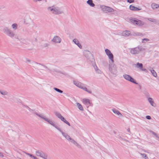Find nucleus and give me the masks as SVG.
Masks as SVG:
<instances>
[{
  "instance_id": "obj_1",
  "label": "nucleus",
  "mask_w": 159,
  "mask_h": 159,
  "mask_svg": "<svg viewBox=\"0 0 159 159\" xmlns=\"http://www.w3.org/2000/svg\"><path fill=\"white\" fill-rule=\"evenodd\" d=\"M3 31L7 35L11 38L14 37L16 35L14 32L7 27L3 28Z\"/></svg>"
},
{
  "instance_id": "obj_2",
  "label": "nucleus",
  "mask_w": 159,
  "mask_h": 159,
  "mask_svg": "<svg viewBox=\"0 0 159 159\" xmlns=\"http://www.w3.org/2000/svg\"><path fill=\"white\" fill-rule=\"evenodd\" d=\"M142 50V47L140 46L129 49L130 53L135 55L139 54L141 51Z\"/></svg>"
},
{
  "instance_id": "obj_3",
  "label": "nucleus",
  "mask_w": 159,
  "mask_h": 159,
  "mask_svg": "<svg viewBox=\"0 0 159 159\" xmlns=\"http://www.w3.org/2000/svg\"><path fill=\"white\" fill-rule=\"evenodd\" d=\"M109 69L111 73L113 74L116 75L117 73L116 66L114 64L113 62L109 64Z\"/></svg>"
},
{
  "instance_id": "obj_4",
  "label": "nucleus",
  "mask_w": 159,
  "mask_h": 159,
  "mask_svg": "<svg viewBox=\"0 0 159 159\" xmlns=\"http://www.w3.org/2000/svg\"><path fill=\"white\" fill-rule=\"evenodd\" d=\"M57 130H58L61 133L62 135L68 140L69 141L71 139V138L67 134L63 132L58 126L55 124L53 126Z\"/></svg>"
},
{
  "instance_id": "obj_5",
  "label": "nucleus",
  "mask_w": 159,
  "mask_h": 159,
  "mask_svg": "<svg viewBox=\"0 0 159 159\" xmlns=\"http://www.w3.org/2000/svg\"><path fill=\"white\" fill-rule=\"evenodd\" d=\"M84 54L87 59L89 61H92L93 60H94L93 54L89 51H85Z\"/></svg>"
},
{
  "instance_id": "obj_6",
  "label": "nucleus",
  "mask_w": 159,
  "mask_h": 159,
  "mask_svg": "<svg viewBox=\"0 0 159 159\" xmlns=\"http://www.w3.org/2000/svg\"><path fill=\"white\" fill-rule=\"evenodd\" d=\"M123 77L125 79L128 81H129L136 84H138V83H137V82L130 75H129L124 74L123 75Z\"/></svg>"
},
{
  "instance_id": "obj_7",
  "label": "nucleus",
  "mask_w": 159,
  "mask_h": 159,
  "mask_svg": "<svg viewBox=\"0 0 159 159\" xmlns=\"http://www.w3.org/2000/svg\"><path fill=\"white\" fill-rule=\"evenodd\" d=\"M105 52L107 55L109 59L112 62H114L113 55L110 51L108 49L105 50Z\"/></svg>"
},
{
  "instance_id": "obj_8",
  "label": "nucleus",
  "mask_w": 159,
  "mask_h": 159,
  "mask_svg": "<svg viewBox=\"0 0 159 159\" xmlns=\"http://www.w3.org/2000/svg\"><path fill=\"white\" fill-rule=\"evenodd\" d=\"M36 155L38 156H40L44 159H47V155L41 151H37L36 152Z\"/></svg>"
},
{
  "instance_id": "obj_9",
  "label": "nucleus",
  "mask_w": 159,
  "mask_h": 159,
  "mask_svg": "<svg viewBox=\"0 0 159 159\" xmlns=\"http://www.w3.org/2000/svg\"><path fill=\"white\" fill-rule=\"evenodd\" d=\"M35 114L38 116L40 117L42 119H43L45 121L47 122H48L49 124L51 125L52 126H53V125H54V124L53 123L52 121H50L48 118H46L45 117L43 116L42 115H39L37 113H35Z\"/></svg>"
},
{
  "instance_id": "obj_10",
  "label": "nucleus",
  "mask_w": 159,
  "mask_h": 159,
  "mask_svg": "<svg viewBox=\"0 0 159 159\" xmlns=\"http://www.w3.org/2000/svg\"><path fill=\"white\" fill-rule=\"evenodd\" d=\"M63 13V11L61 9L58 7H56L54 6V11L53 12V14L57 15Z\"/></svg>"
},
{
  "instance_id": "obj_11",
  "label": "nucleus",
  "mask_w": 159,
  "mask_h": 159,
  "mask_svg": "<svg viewBox=\"0 0 159 159\" xmlns=\"http://www.w3.org/2000/svg\"><path fill=\"white\" fill-rule=\"evenodd\" d=\"M83 102L87 107H88L89 106H92L93 105L92 103L90 102V100L88 99H83Z\"/></svg>"
},
{
  "instance_id": "obj_12",
  "label": "nucleus",
  "mask_w": 159,
  "mask_h": 159,
  "mask_svg": "<svg viewBox=\"0 0 159 159\" xmlns=\"http://www.w3.org/2000/svg\"><path fill=\"white\" fill-rule=\"evenodd\" d=\"M100 7L103 11H107L108 12H111L113 11V9L112 8L105 6H102V7Z\"/></svg>"
},
{
  "instance_id": "obj_13",
  "label": "nucleus",
  "mask_w": 159,
  "mask_h": 159,
  "mask_svg": "<svg viewBox=\"0 0 159 159\" xmlns=\"http://www.w3.org/2000/svg\"><path fill=\"white\" fill-rule=\"evenodd\" d=\"M52 41L56 43H59L61 42V39L58 36H55L54 37L53 39L52 40Z\"/></svg>"
},
{
  "instance_id": "obj_14",
  "label": "nucleus",
  "mask_w": 159,
  "mask_h": 159,
  "mask_svg": "<svg viewBox=\"0 0 159 159\" xmlns=\"http://www.w3.org/2000/svg\"><path fill=\"white\" fill-rule=\"evenodd\" d=\"M69 141L71 142L74 145H75L78 148H81V146L78 143L76 142L75 140H74L73 139H70Z\"/></svg>"
},
{
  "instance_id": "obj_15",
  "label": "nucleus",
  "mask_w": 159,
  "mask_h": 159,
  "mask_svg": "<svg viewBox=\"0 0 159 159\" xmlns=\"http://www.w3.org/2000/svg\"><path fill=\"white\" fill-rule=\"evenodd\" d=\"M130 34V32L128 30H125L123 32L121 33V35L122 36L125 37H127Z\"/></svg>"
},
{
  "instance_id": "obj_16",
  "label": "nucleus",
  "mask_w": 159,
  "mask_h": 159,
  "mask_svg": "<svg viewBox=\"0 0 159 159\" xmlns=\"http://www.w3.org/2000/svg\"><path fill=\"white\" fill-rule=\"evenodd\" d=\"M129 8L130 10L132 11H139L142 9L141 8H137V7L134 6H132V5H130L129 6Z\"/></svg>"
},
{
  "instance_id": "obj_17",
  "label": "nucleus",
  "mask_w": 159,
  "mask_h": 159,
  "mask_svg": "<svg viewBox=\"0 0 159 159\" xmlns=\"http://www.w3.org/2000/svg\"><path fill=\"white\" fill-rule=\"evenodd\" d=\"M73 83L75 85L81 89L83 85V84L78 81L77 82L74 81Z\"/></svg>"
},
{
  "instance_id": "obj_18",
  "label": "nucleus",
  "mask_w": 159,
  "mask_h": 159,
  "mask_svg": "<svg viewBox=\"0 0 159 159\" xmlns=\"http://www.w3.org/2000/svg\"><path fill=\"white\" fill-rule=\"evenodd\" d=\"M112 111L115 114L117 115L118 116H120L122 117V115L121 113L118 110L115 108H113L112 109Z\"/></svg>"
},
{
  "instance_id": "obj_19",
  "label": "nucleus",
  "mask_w": 159,
  "mask_h": 159,
  "mask_svg": "<svg viewBox=\"0 0 159 159\" xmlns=\"http://www.w3.org/2000/svg\"><path fill=\"white\" fill-rule=\"evenodd\" d=\"M73 41L80 48H81L82 46L81 44L79 43L78 41L75 39H73Z\"/></svg>"
},
{
  "instance_id": "obj_20",
  "label": "nucleus",
  "mask_w": 159,
  "mask_h": 159,
  "mask_svg": "<svg viewBox=\"0 0 159 159\" xmlns=\"http://www.w3.org/2000/svg\"><path fill=\"white\" fill-rule=\"evenodd\" d=\"M87 3L92 7H93L95 6V4L93 3V1L92 0H88L87 2Z\"/></svg>"
},
{
  "instance_id": "obj_21",
  "label": "nucleus",
  "mask_w": 159,
  "mask_h": 159,
  "mask_svg": "<svg viewBox=\"0 0 159 159\" xmlns=\"http://www.w3.org/2000/svg\"><path fill=\"white\" fill-rule=\"evenodd\" d=\"M60 119L63 122L69 126H70V123L68 122L62 116Z\"/></svg>"
},
{
  "instance_id": "obj_22",
  "label": "nucleus",
  "mask_w": 159,
  "mask_h": 159,
  "mask_svg": "<svg viewBox=\"0 0 159 159\" xmlns=\"http://www.w3.org/2000/svg\"><path fill=\"white\" fill-rule=\"evenodd\" d=\"M149 70L151 72L152 75L155 77L157 76V74L156 71L153 69V68H151Z\"/></svg>"
},
{
  "instance_id": "obj_23",
  "label": "nucleus",
  "mask_w": 159,
  "mask_h": 159,
  "mask_svg": "<svg viewBox=\"0 0 159 159\" xmlns=\"http://www.w3.org/2000/svg\"><path fill=\"white\" fill-rule=\"evenodd\" d=\"M0 93L3 95H7L8 94V93L4 90H0Z\"/></svg>"
},
{
  "instance_id": "obj_24",
  "label": "nucleus",
  "mask_w": 159,
  "mask_h": 159,
  "mask_svg": "<svg viewBox=\"0 0 159 159\" xmlns=\"http://www.w3.org/2000/svg\"><path fill=\"white\" fill-rule=\"evenodd\" d=\"M148 101L152 106H155L154 105V102L153 99L152 98H148Z\"/></svg>"
},
{
  "instance_id": "obj_25",
  "label": "nucleus",
  "mask_w": 159,
  "mask_h": 159,
  "mask_svg": "<svg viewBox=\"0 0 159 159\" xmlns=\"http://www.w3.org/2000/svg\"><path fill=\"white\" fill-rule=\"evenodd\" d=\"M144 24V23L143 21L138 20L136 25L139 26H142Z\"/></svg>"
},
{
  "instance_id": "obj_26",
  "label": "nucleus",
  "mask_w": 159,
  "mask_h": 159,
  "mask_svg": "<svg viewBox=\"0 0 159 159\" xmlns=\"http://www.w3.org/2000/svg\"><path fill=\"white\" fill-rule=\"evenodd\" d=\"M11 27L14 30H15L17 29L18 25L17 24L14 23L12 25Z\"/></svg>"
},
{
  "instance_id": "obj_27",
  "label": "nucleus",
  "mask_w": 159,
  "mask_h": 159,
  "mask_svg": "<svg viewBox=\"0 0 159 159\" xmlns=\"http://www.w3.org/2000/svg\"><path fill=\"white\" fill-rule=\"evenodd\" d=\"M76 104L78 106V107L79 110L82 111L84 110V108L82 106L80 103L77 102Z\"/></svg>"
},
{
  "instance_id": "obj_28",
  "label": "nucleus",
  "mask_w": 159,
  "mask_h": 159,
  "mask_svg": "<svg viewBox=\"0 0 159 159\" xmlns=\"http://www.w3.org/2000/svg\"><path fill=\"white\" fill-rule=\"evenodd\" d=\"M32 63L34 64V65H35V64H39V65H41L43 66L44 67H45V68L46 69H48V70H49V69L48 68L47 66H46L45 65H43L42 64H41L40 63H38V62H35V61H33L32 62Z\"/></svg>"
},
{
  "instance_id": "obj_29",
  "label": "nucleus",
  "mask_w": 159,
  "mask_h": 159,
  "mask_svg": "<svg viewBox=\"0 0 159 159\" xmlns=\"http://www.w3.org/2000/svg\"><path fill=\"white\" fill-rule=\"evenodd\" d=\"M54 6H52L51 7H48L47 9L48 10L50 11H51L53 13V12L54 11Z\"/></svg>"
},
{
  "instance_id": "obj_30",
  "label": "nucleus",
  "mask_w": 159,
  "mask_h": 159,
  "mask_svg": "<svg viewBox=\"0 0 159 159\" xmlns=\"http://www.w3.org/2000/svg\"><path fill=\"white\" fill-rule=\"evenodd\" d=\"M55 115L60 119H61V118L62 117L60 113H58L57 112H55Z\"/></svg>"
},
{
  "instance_id": "obj_31",
  "label": "nucleus",
  "mask_w": 159,
  "mask_h": 159,
  "mask_svg": "<svg viewBox=\"0 0 159 159\" xmlns=\"http://www.w3.org/2000/svg\"><path fill=\"white\" fill-rule=\"evenodd\" d=\"M81 89H83V90L85 91H86L87 92L89 93H92V91L90 90H89L87 89L85 87H83V86L81 88Z\"/></svg>"
},
{
  "instance_id": "obj_32",
  "label": "nucleus",
  "mask_w": 159,
  "mask_h": 159,
  "mask_svg": "<svg viewBox=\"0 0 159 159\" xmlns=\"http://www.w3.org/2000/svg\"><path fill=\"white\" fill-rule=\"evenodd\" d=\"M136 66L137 68H139L140 69L143 67V65L142 63H140L138 62L136 64Z\"/></svg>"
},
{
  "instance_id": "obj_33",
  "label": "nucleus",
  "mask_w": 159,
  "mask_h": 159,
  "mask_svg": "<svg viewBox=\"0 0 159 159\" xmlns=\"http://www.w3.org/2000/svg\"><path fill=\"white\" fill-rule=\"evenodd\" d=\"M149 131L150 133H152L153 135H154L156 138H158L159 137L158 135L155 132L152 131L151 130H149Z\"/></svg>"
},
{
  "instance_id": "obj_34",
  "label": "nucleus",
  "mask_w": 159,
  "mask_h": 159,
  "mask_svg": "<svg viewBox=\"0 0 159 159\" xmlns=\"http://www.w3.org/2000/svg\"><path fill=\"white\" fill-rule=\"evenodd\" d=\"M53 89L54 90H55V91H57L60 93H63V91L62 90H61L57 88H55V87Z\"/></svg>"
},
{
  "instance_id": "obj_35",
  "label": "nucleus",
  "mask_w": 159,
  "mask_h": 159,
  "mask_svg": "<svg viewBox=\"0 0 159 159\" xmlns=\"http://www.w3.org/2000/svg\"><path fill=\"white\" fill-rule=\"evenodd\" d=\"M137 20L138 19H131L130 20L132 23H133L134 24H135L136 25Z\"/></svg>"
},
{
  "instance_id": "obj_36",
  "label": "nucleus",
  "mask_w": 159,
  "mask_h": 159,
  "mask_svg": "<svg viewBox=\"0 0 159 159\" xmlns=\"http://www.w3.org/2000/svg\"><path fill=\"white\" fill-rule=\"evenodd\" d=\"M147 19L152 22H155V19L153 18H147Z\"/></svg>"
},
{
  "instance_id": "obj_37",
  "label": "nucleus",
  "mask_w": 159,
  "mask_h": 159,
  "mask_svg": "<svg viewBox=\"0 0 159 159\" xmlns=\"http://www.w3.org/2000/svg\"><path fill=\"white\" fill-rule=\"evenodd\" d=\"M149 39H143L142 40V43H145L146 42L148 41Z\"/></svg>"
},
{
  "instance_id": "obj_38",
  "label": "nucleus",
  "mask_w": 159,
  "mask_h": 159,
  "mask_svg": "<svg viewBox=\"0 0 159 159\" xmlns=\"http://www.w3.org/2000/svg\"><path fill=\"white\" fill-rule=\"evenodd\" d=\"M49 46V44L48 43H45L43 44V46L46 48Z\"/></svg>"
},
{
  "instance_id": "obj_39",
  "label": "nucleus",
  "mask_w": 159,
  "mask_h": 159,
  "mask_svg": "<svg viewBox=\"0 0 159 159\" xmlns=\"http://www.w3.org/2000/svg\"><path fill=\"white\" fill-rule=\"evenodd\" d=\"M141 155L143 157L145 158L146 159H148V158L147 156L145 154H142L140 153Z\"/></svg>"
},
{
  "instance_id": "obj_40",
  "label": "nucleus",
  "mask_w": 159,
  "mask_h": 159,
  "mask_svg": "<svg viewBox=\"0 0 159 159\" xmlns=\"http://www.w3.org/2000/svg\"><path fill=\"white\" fill-rule=\"evenodd\" d=\"M94 69L96 72L98 74H101V71L100 70H99L98 69H97V70L96 69V68L94 67Z\"/></svg>"
},
{
  "instance_id": "obj_41",
  "label": "nucleus",
  "mask_w": 159,
  "mask_h": 159,
  "mask_svg": "<svg viewBox=\"0 0 159 159\" xmlns=\"http://www.w3.org/2000/svg\"><path fill=\"white\" fill-rule=\"evenodd\" d=\"M25 153L27 155L31 157L32 158L33 157V155L32 154H30L28 153L25 152Z\"/></svg>"
},
{
  "instance_id": "obj_42",
  "label": "nucleus",
  "mask_w": 159,
  "mask_h": 159,
  "mask_svg": "<svg viewBox=\"0 0 159 159\" xmlns=\"http://www.w3.org/2000/svg\"><path fill=\"white\" fill-rule=\"evenodd\" d=\"M141 70L143 71H146V72L147 71V70L144 68H143V67H142V68H141L140 69Z\"/></svg>"
},
{
  "instance_id": "obj_43",
  "label": "nucleus",
  "mask_w": 159,
  "mask_h": 159,
  "mask_svg": "<svg viewBox=\"0 0 159 159\" xmlns=\"http://www.w3.org/2000/svg\"><path fill=\"white\" fill-rule=\"evenodd\" d=\"M134 2V0H127V2L129 3L133 2Z\"/></svg>"
},
{
  "instance_id": "obj_44",
  "label": "nucleus",
  "mask_w": 159,
  "mask_h": 159,
  "mask_svg": "<svg viewBox=\"0 0 159 159\" xmlns=\"http://www.w3.org/2000/svg\"><path fill=\"white\" fill-rule=\"evenodd\" d=\"M146 118L148 120H150L151 119V117L149 116H147Z\"/></svg>"
},
{
  "instance_id": "obj_45",
  "label": "nucleus",
  "mask_w": 159,
  "mask_h": 159,
  "mask_svg": "<svg viewBox=\"0 0 159 159\" xmlns=\"http://www.w3.org/2000/svg\"><path fill=\"white\" fill-rule=\"evenodd\" d=\"M26 62L27 63V62H30V60L28 58H26Z\"/></svg>"
},
{
  "instance_id": "obj_46",
  "label": "nucleus",
  "mask_w": 159,
  "mask_h": 159,
  "mask_svg": "<svg viewBox=\"0 0 159 159\" xmlns=\"http://www.w3.org/2000/svg\"><path fill=\"white\" fill-rule=\"evenodd\" d=\"M155 22V24L157 25H159V21H156L155 20V22Z\"/></svg>"
},
{
  "instance_id": "obj_47",
  "label": "nucleus",
  "mask_w": 159,
  "mask_h": 159,
  "mask_svg": "<svg viewBox=\"0 0 159 159\" xmlns=\"http://www.w3.org/2000/svg\"><path fill=\"white\" fill-rule=\"evenodd\" d=\"M42 0H33V2H36L38 1H39V2L41 1Z\"/></svg>"
},
{
  "instance_id": "obj_48",
  "label": "nucleus",
  "mask_w": 159,
  "mask_h": 159,
  "mask_svg": "<svg viewBox=\"0 0 159 159\" xmlns=\"http://www.w3.org/2000/svg\"><path fill=\"white\" fill-rule=\"evenodd\" d=\"M25 107H26V108H27V109H28V110H29V111H30V110H31V109H30V108L29 107H28L27 106H25Z\"/></svg>"
},
{
  "instance_id": "obj_49",
  "label": "nucleus",
  "mask_w": 159,
  "mask_h": 159,
  "mask_svg": "<svg viewBox=\"0 0 159 159\" xmlns=\"http://www.w3.org/2000/svg\"><path fill=\"white\" fill-rule=\"evenodd\" d=\"M4 157V156H3V154L2 153L0 152V157Z\"/></svg>"
},
{
  "instance_id": "obj_50",
  "label": "nucleus",
  "mask_w": 159,
  "mask_h": 159,
  "mask_svg": "<svg viewBox=\"0 0 159 159\" xmlns=\"http://www.w3.org/2000/svg\"><path fill=\"white\" fill-rule=\"evenodd\" d=\"M32 158H33L34 159H38L36 157L33 156V157H32Z\"/></svg>"
},
{
  "instance_id": "obj_51",
  "label": "nucleus",
  "mask_w": 159,
  "mask_h": 159,
  "mask_svg": "<svg viewBox=\"0 0 159 159\" xmlns=\"http://www.w3.org/2000/svg\"><path fill=\"white\" fill-rule=\"evenodd\" d=\"M156 7H155L156 8H157L158 7H159V6L158 5H157L156 4Z\"/></svg>"
},
{
  "instance_id": "obj_52",
  "label": "nucleus",
  "mask_w": 159,
  "mask_h": 159,
  "mask_svg": "<svg viewBox=\"0 0 159 159\" xmlns=\"http://www.w3.org/2000/svg\"><path fill=\"white\" fill-rule=\"evenodd\" d=\"M127 130L128 132H130V129L129 128L128 129H127Z\"/></svg>"
},
{
  "instance_id": "obj_53",
  "label": "nucleus",
  "mask_w": 159,
  "mask_h": 159,
  "mask_svg": "<svg viewBox=\"0 0 159 159\" xmlns=\"http://www.w3.org/2000/svg\"><path fill=\"white\" fill-rule=\"evenodd\" d=\"M94 67H95L96 70H97V69H98L96 66H94Z\"/></svg>"
},
{
  "instance_id": "obj_54",
  "label": "nucleus",
  "mask_w": 159,
  "mask_h": 159,
  "mask_svg": "<svg viewBox=\"0 0 159 159\" xmlns=\"http://www.w3.org/2000/svg\"><path fill=\"white\" fill-rule=\"evenodd\" d=\"M64 93L65 94H66V95L68 96V94H67V93Z\"/></svg>"
},
{
  "instance_id": "obj_55",
  "label": "nucleus",
  "mask_w": 159,
  "mask_h": 159,
  "mask_svg": "<svg viewBox=\"0 0 159 159\" xmlns=\"http://www.w3.org/2000/svg\"><path fill=\"white\" fill-rule=\"evenodd\" d=\"M35 41H37V38H35Z\"/></svg>"
},
{
  "instance_id": "obj_56",
  "label": "nucleus",
  "mask_w": 159,
  "mask_h": 159,
  "mask_svg": "<svg viewBox=\"0 0 159 159\" xmlns=\"http://www.w3.org/2000/svg\"><path fill=\"white\" fill-rule=\"evenodd\" d=\"M120 139H121L122 138L121 137H120L119 138Z\"/></svg>"
},
{
  "instance_id": "obj_57",
  "label": "nucleus",
  "mask_w": 159,
  "mask_h": 159,
  "mask_svg": "<svg viewBox=\"0 0 159 159\" xmlns=\"http://www.w3.org/2000/svg\"><path fill=\"white\" fill-rule=\"evenodd\" d=\"M34 67L35 69H36V68H35L34 66Z\"/></svg>"
},
{
  "instance_id": "obj_58",
  "label": "nucleus",
  "mask_w": 159,
  "mask_h": 159,
  "mask_svg": "<svg viewBox=\"0 0 159 159\" xmlns=\"http://www.w3.org/2000/svg\"><path fill=\"white\" fill-rule=\"evenodd\" d=\"M126 140V141H128V140Z\"/></svg>"
}]
</instances>
